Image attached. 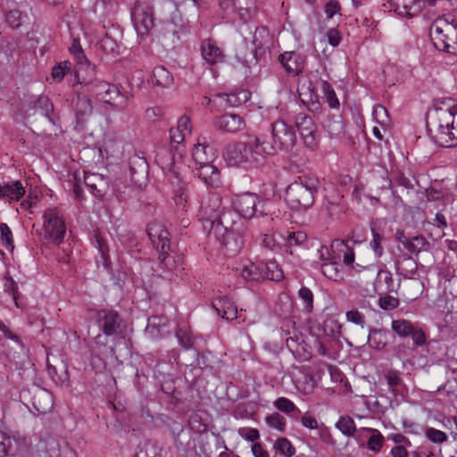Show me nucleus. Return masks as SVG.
Instances as JSON below:
<instances>
[{"label": "nucleus", "mask_w": 457, "mask_h": 457, "mask_svg": "<svg viewBox=\"0 0 457 457\" xmlns=\"http://www.w3.org/2000/svg\"><path fill=\"white\" fill-rule=\"evenodd\" d=\"M186 151L170 145L159 146L155 154V162L162 169L170 188V195L176 212L187 214L191 208L189 184L182 174V160Z\"/></svg>", "instance_id": "f257e3e1"}, {"label": "nucleus", "mask_w": 457, "mask_h": 457, "mask_svg": "<svg viewBox=\"0 0 457 457\" xmlns=\"http://www.w3.org/2000/svg\"><path fill=\"white\" fill-rule=\"evenodd\" d=\"M275 154V146L262 135L249 136L246 142L228 145L224 159L229 166L245 170L258 168L265 162V155Z\"/></svg>", "instance_id": "f03ea898"}, {"label": "nucleus", "mask_w": 457, "mask_h": 457, "mask_svg": "<svg viewBox=\"0 0 457 457\" xmlns=\"http://www.w3.org/2000/svg\"><path fill=\"white\" fill-rule=\"evenodd\" d=\"M320 187V182L315 175H301L289 184L285 191L286 199L291 209L306 211L310 209L315 195Z\"/></svg>", "instance_id": "7ed1b4c3"}, {"label": "nucleus", "mask_w": 457, "mask_h": 457, "mask_svg": "<svg viewBox=\"0 0 457 457\" xmlns=\"http://www.w3.org/2000/svg\"><path fill=\"white\" fill-rule=\"evenodd\" d=\"M235 218L236 214L234 212H227L221 218V224L210 229V233L213 234L228 256L237 254L244 245L241 233L235 228L237 224Z\"/></svg>", "instance_id": "20e7f679"}, {"label": "nucleus", "mask_w": 457, "mask_h": 457, "mask_svg": "<svg viewBox=\"0 0 457 457\" xmlns=\"http://www.w3.org/2000/svg\"><path fill=\"white\" fill-rule=\"evenodd\" d=\"M435 118L428 124V131L434 143L441 147L457 145V136L452 129L448 110L438 108Z\"/></svg>", "instance_id": "39448f33"}, {"label": "nucleus", "mask_w": 457, "mask_h": 457, "mask_svg": "<svg viewBox=\"0 0 457 457\" xmlns=\"http://www.w3.org/2000/svg\"><path fill=\"white\" fill-rule=\"evenodd\" d=\"M429 36L437 50L457 54V24L453 25L445 19H438L432 23Z\"/></svg>", "instance_id": "423d86ee"}, {"label": "nucleus", "mask_w": 457, "mask_h": 457, "mask_svg": "<svg viewBox=\"0 0 457 457\" xmlns=\"http://www.w3.org/2000/svg\"><path fill=\"white\" fill-rule=\"evenodd\" d=\"M231 206L245 220L270 215L266 204L255 193L246 192L234 195L231 199Z\"/></svg>", "instance_id": "0eeeda50"}, {"label": "nucleus", "mask_w": 457, "mask_h": 457, "mask_svg": "<svg viewBox=\"0 0 457 457\" xmlns=\"http://www.w3.org/2000/svg\"><path fill=\"white\" fill-rule=\"evenodd\" d=\"M44 238L55 245L63 243L67 231L62 212L57 207H49L42 215Z\"/></svg>", "instance_id": "6e6552de"}, {"label": "nucleus", "mask_w": 457, "mask_h": 457, "mask_svg": "<svg viewBox=\"0 0 457 457\" xmlns=\"http://www.w3.org/2000/svg\"><path fill=\"white\" fill-rule=\"evenodd\" d=\"M272 145L285 153H293L296 145L297 136L295 126L279 119L271 123Z\"/></svg>", "instance_id": "1a4fd4ad"}, {"label": "nucleus", "mask_w": 457, "mask_h": 457, "mask_svg": "<svg viewBox=\"0 0 457 457\" xmlns=\"http://www.w3.org/2000/svg\"><path fill=\"white\" fill-rule=\"evenodd\" d=\"M160 262L158 268L161 270L160 276L170 281L176 278L182 277L184 273V257L175 251L165 249L159 252Z\"/></svg>", "instance_id": "9d476101"}, {"label": "nucleus", "mask_w": 457, "mask_h": 457, "mask_svg": "<svg viewBox=\"0 0 457 457\" xmlns=\"http://www.w3.org/2000/svg\"><path fill=\"white\" fill-rule=\"evenodd\" d=\"M451 0H390L394 11L402 17L408 19L418 16L427 7H437Z\"/></svg>", "instance_id": "9b49d317"}, {"label": "nucleus", "mask_w": 457, "mask_h": 457, "mask_svg": "<svg viewBox=\"0 0 457 457\" xmlns=\"http://www.w3.org/2000/svg\"><path fill=\"white\" fill-rule=\"evenodd\" d=\"M227 212H233L231 210L222 206L221 196L217 193L208 195L206 204L202 206V218L205 228L212 229L221 224V218Z\"/></svg>", "instance_id": "f8f14e48"}, {"label": "nucleus", "mask_w": 457, "mask_h": 457, "mask_svg": "<svg viewBox=\"0 0 457 457\" xmlns=\"http://www.w3.org/2000/svg\"><path fill=\"white\" fill-rule=\"evenodd\" d=\"M131 19L137 34L141 38L149 35L154 28L153 8L145 3H136L131 12Z\"/></svg>", "instance_id": "ddd939ff"}, {"label": "nucleus", "mask_w": 457, "mask_h": 457, "mask_svg": "<svg viewBox=\"0 0 457 457\" xmlns=\"http://www.w3.org/2000/svg\"><path fill=\"white\" fill-rule=\"evenodd\" d=\"M96 320L106 337H117L122 333L123 320L118 312L101 309L96 312Z\"/></svg>", "instance_id": "4468645a"}, {"label": "nucleus", "mask_w": 457, "mask_h": 457, "mask_svg": "<svg viewBox=\"0 0 457 457\" xmlns=\"http://www.w3.org/2000/svg\"><path fill=\"white\" fill-rule=\"evenodd\" d=\"M132 95L122 92L118 85L108 83L99 102L112 106V109L121 112L127 110L131 103Z\"/></svg>", "instance_id": "2eb2a0df"}, {"label": "nucleus", "mask_w": 457, "mask_h": 457, "mask_svg": "<svg viewBox=\"0 0 457 457\" xmlns=\"http://www.w3.org/2000/svg\"><path fill=\"white\" fill-rule=\"evenodd\" d=\"M295 126L304 145L311 150H315L319 140L316 133L315 124L309 115L299 113L295 116Z\"/></svg>", "instance_id": "dca6fc26"}, {"label": "nucleus", "mask_w": 457, "mask_h": 457, "mask_svg": "<svg viewBox=\"0 0 457 457\" xmlns=\"http://www.w3.org/2000/svg\"><path fill=\"white\" fill-rule=\"evenodd\" d=\"M391 328L400 337H411L416 345H423L426 342L424 331L415 327L410 320L403 319L393 320Z\"/></svg>", "instance_id": "f3484780"}, {"label": "nucleus", "mask_w": 457, "mask_h": 457, "mask_svg": "<svg viewBox=\"0 0 457 457\" xmlns=\"http://www.w3.org/2000/svg\"><path fill=\"white\" fill-rule=\"evenodd\" d=\"M192 121L187 115L179 118L177 126L170 129V141L172 146L179 151H186L185 141L192 133Z\"/></svg>", "instance_id": "a211bd4d"}, {"label": "nucleus", "mask_w": 457, "mask_h": 457, "mask_svg": "<svg viewBox=\"0 0 457 457\" xmlns=\"http://www.w3.org/2000/svg\"><path fill=\"white\" fill-rule=\"evenodd\" d=\"M200 51L204 63L209 66H215L226 62V54L217 42L207 38L202 41Z\"/></svg>", "instance_id": "6ab92c4d"}, {"label": "nucleus", "mask_w": 457, "mask_h": 457, "mask_svg": "<svg viewBox=\"0 0 457 457\" xmlns=\"http://www.w3.org/2000/svg\"><path fill=\"white\" fill-rule=\"evenodd\" d=\"M147 234L158 252L170 250V233L163 224L158 221L149 223Z\"/></svg>", "instance_id": "aec40b11"}, {"label": "nucleus", "mask_w": 457, "mask_h": 457, "mask_svg": "<svg viewBox=\"0 0 457 457\" xmlns=\"http://www.w3.org/2000/svg\"><path fill=\"white\" fill-rule=\"evenodd\" d=\"M279 62L288 75L297 76L304 69L305 57L298 52H285L279 55Z\"/></svg>", "instance_id": "412c9836"}, {"label": "nucleus", "mask_w": 457, "mask_h": 457, "mask_svg": "<svg viewBox=\"0 0 457 457\" xmlns=\"http://www.w3.org/2000/svg\"><path fill=\"white\" fill-rule=\"evenodd\" d=\"M214 127L223 132L237 133L245 127L243 117L235 113H225L217 117L213 121Z\"/></svg>", "instance_id": "4be33fe9"}, {"label": "nucleus", "mask_w": 457, "mask_h": 457, "mask_svg": "<svg viewBox=\"0 0 457 457\" xmlns=\"http://www.w3.org/2000/svg\"><path fill=\"white\" fill-rule=\"evenodd\" d=\"M195 175L207 187L217 188L221 185L220 171L213 162L195 165Z\"/></svg>", "instance_id": "5701e85b"}, {"label": "nucleus", "mask_w": 457, "mask_h": 457, "mask_svg": "<svg viewBox=\"0 0 457 457\" xmlns=\"http://www.w3.org/2000/svg\"><path fill=\"white\" fill-rule=\"evenodd\" d=\"M26 190L19 180L4 181L0 183V199L8 204L19 202L25 195Z\"/></svg>", "instance_id": "b1692460"}, {"label": "nucleus", "mask_w": 457, "mask_h": 457, "mask_svg": "<svg viewBox=\"0 0 457 457\" xmlns=\"http://www.w3.org/2000/svg\"><path fill=\"white\" fill-rule=\"evenodd\" d=\"M212 307L218 315L227 320H233L241 318L238 310L232 299L228 295H220L212 302Z\"/></svg>", "instance_id": "393cba45"}, {"label": "nucleus", "mask_w": 457, "mask_h": 457, "mask_svg": "<svg viewBox=\"0 0 457 457\" xmlns=\"http://www.w3.org/2000/svg\"><path fill=\"white\" fill-rule=\"evenodd\" d=\"M216 153L210 149L205 137H198L196 144L192 149V158L195 165L213 162L216 159Z\"/></svg>", "instance_id": "a878e982"}, {"label": "nucleus", "mask_w": 457, "mask_h": 457, "mask_svg": "<svg viewBox=\"0 0 457 457\" xmlns=\"http://www.w3.org/2000/svg\"><path fill=\"white\" fill-rule=\"evenodd\" d=\"M131 180L140 183L148 174V163L145 158L138 154H134L129 161Z\"/></svg>", "instance_id": "bb28decb"}, {"label": "nucleus", "mask_w": 457, "mask_h": 457, "mask_svg": "<svg viewBox=\"0 0 457 457\" xmlns=\"http://www.w3.org/2000/svg\"><path fill=\"white\" fill-rule=\"evenodd\" d=\"M373 311L372 306L369 301L363 300L360 303L358 307H353L345 313V318L348 322L364 328L366 325V313Z\"/></svg>", "instance_id": "cd10ccee"}, {"label": "nucleus", "mask_w": 457, "mask_h": 457, "mask_svg": "<svg viewBox=\"0 0 457 457\" xmlns=\"http://www.w3.org/2000/svg\"><path fill=\"white\" fill-rule=\"evenodd\" d=\"M97 68L90 62L78 67L74 73L75 83L81 85L86 90L89 87V80L94 84L99 79L96 77Z\"/></svg>", "instance_id": "c85d7f7f"}, {"label": "nucleus", "mask_w": 457, "mask_h": 457, "mask_svg": "<svg viewBox=\"0 0 457 457\" xmlns=\"http://www.w3.org/2000/svg\"><path fill=\"white\" fill-rule=\"evenodd\" d=\"M236 272L245 280L258 281L262 279V271L260 262L254 263L248 260L242 262L236 267Z\"/></svg>", "instance_id": "c756f323"}, {"label": "nucleus", "mask_w": 457, "mask_h": 457, "mask_svg": "<svg viewBox=\"0 0 457 457\" xmlns=\"http://www.w3.org/2000/svg\"><path fill=\"white\" fill-rule=\"evenodd\" d=\"M84 183L95 197L102 198L104 196L106 181L103 176L85 172Z\"/></svg>", "instance_id": "7c9ffc66"}, {"label": "nucleus", "mask_w": 457, "mask_h": 457, "mask_svg": "<svg viewBox=\"0 0 457 457\" xmlns=\"http://www.w3.org/2000/svg\"><path fill=\"white\" fill-rule=\"evenodd\" d=\"M374 287L377 291L396 292L399 284H395L392 273L388 270H379L377 273Z\"/></svg>", "instance_id": "2f4dec72"}, {"label": "nucleus", "mask_w": 457, "mask_h": 457, "mask_svg": "<svg viewBox=\"0 0 457 457\" xmlns=\"http://www.w3.org/2000/svg\"><path fill=\"white\" fill-rule=\"evenodd\" d=\"M21 451V443L19 437L0 433V457L14 455Z\"/></svg>", "instance_id": "473e14b6"}, {"label": "nucleus", "mask_w": 457, "mask_h": 457, "mask_svg": "<svg viewBox=\"0 0 457 457\" xmlns=\"http://www.w3.org/2000/svg\"><path fill=\"white\" fill-rule=\"evenodd\" d=\"M152 82L161 88H170L174 84V78L164 66H156L152 71Z\"/></svg>", "instance_id": "72a5a7b5"}, {"label": "nucleus", "mask_w": 457, "mask_h": 457, "mask_svg": "<svg viewBox=\"0 0 457 457\" xmlns=\"http://www.w3.org/2000/svg\"><path fill=\"white\" fill-rule=\"evenodd\" d=\"M262 279L280 281L284 278V272L279 264L273 260L261 262Z\"/></svg>", "instance_id": "f704fd0d"}, {"label": "nucleus", "mask_w": 457, "mask_h": 457, "mask_svg": "<svg viewBox=\"0 0 457 457\" xmlns=\"http://www.w3.org/2000/svg\"><path fill=\"white\" fill-rule=\"evenodd\" d=\"M30 108L39 109L41 114L45 116L50 123L53 125L56 124L54 118L52 116L54 112V104L48 96L40 95L37 98L30 103Z\"/></svg>", "instance_id": "c9c22d12"}, {"label": "nucleus", "mask_w": 457, "mask_h": 457, "mask_svg": "<svg viewBox=\"0 0 457 457\" xmlns=\"http://www.w3.org/2000/svg\"><path fill=\"white\" fill-rule=\"evenodd\" d=\"M389 331L387 329L370 328L369 330L368 343L373 349L382 350L388 343Z\"/></svg>", "instance_id": "e433bc0d"}, {"label": "nucleus", "mask_w": 457, "mask_h": 457, "mask_svg": "<svg viewBox=\"0 0 457 457\" xmlns=\"http://www.w3.org/2000/svg\"><path fill=\"white\" fill-rule=\"evenodd\" d=\"M307 235L302 230L287 232L284 237V245L287 252L293 254L296 247H303L306 244Z\"/></svg>", "instance_id": "4c0bfd02"}, {"label": "nucleus", "mask_w": 457, "mask_h": 457, "mask_svg": "<svg viewBox=\"0 0 457 457\" xmlns=\"http://www.w3.org/2000/svg\"><path fill=\"white\" fill-rule=\"evenodd\" d=\"M321 273L328 279L333 281H341L344 279V272L341 265L334 259L322 262L320 265Z\"/></svg>", "instance_id": "58836bf2"}, {"label": "nucleus", "mask_w": 457, "mask_h": 457, "mask_svg": "<svg viewBox=\"0 0 457 457\" xmlns=\"http://www.w3.org/2000/svg\"><path fill=\"white\" fill-rule=\"evenodd\" d=\"M235 9V15L246 22L251 18V13L255 12V0H236Z\"/></svg>", "instance_id": "ea45409f"}, {"label": "nucleus", "mask_w": 457, "mask_h": 457, "mask_svg": "<svg viewBox=\"0 0 457 457\" xmlns=\"http://www.w3.org/2000/svg\"><path fill=\"white\" fill-rule=\"evenodd\" d=\"M333 245L338 250L339 256L342 257L344 264L353 268L355 253L353 247L345 240H335Z\"/></svg>", "instance_id": "a19ab883"}, {"label": "nucleus", "mask_w": 457, "mask_h": 457, "mask_svg": "<svg viewBox=\"0 0 457 457\" xmlns=\"http://www.w3.org/2000/svg\"><path fill=\"white\" fill-rule=\"evenodd\" d=\"M361 430L371 434L367 441V448L374 453H378L384 445V436L381 432L376 428H362Z\"/></svg>", "instance_id": "79ce46f5"}, {"label": "nucleus", "mask_w": 457, "mask_h": 457, "mask_svg": "<svg viewBox=\"0 0 457 457\" xmlns=\"http://www.w3.org/2000/svg\"><path fill=\"white\" fill-rule=\"evenodd\" d=\"M73 109L78 119L83 118L92 112L91 100L87 96L78 94L73 104Z\"/></svg>", "instance_id": "37998d69"}, {"label": "nucleus", "mask_w": 457, "mask_h": 457, "mask_svg": "<svg viewBox=\"0 0 457 457\" xmlns=\"http://www.w3.org/2000/svg\"><path fill=\"white\" fill-rule=\"evenodd\" d=\"M398 239L402 242L404 249L411 253H420L427 243L423 237H415L409 239L403 233H401V237H398Z\"/></svg>", "instance_id": "c03bdc74"}, {"label": "nucleus", "mask_w": 457, "mask_h": 457, "mask_svg": "<svg viewBox=\"0 0 457 457\" xmlns=\"http://www.w3.org/2000/svg\"><path fill=\"white\" fill-rule=\"evenodd\" d=\"M321 91L323 93L326 103L331 109H338L340 102L333 88V86L327 80L321 81Z\"/></svg>", "instance_id": "a18cd8bd"}, {"label": "nucleus", "mask_w": 457, "mask_h": 457, "mask_svg": "<svg viewBox=\"0 0 457 457\" xmlns=\"http://www.w3.org/2000/svg\"><path fill=\"white\" fill-rule=\"evenodd\" d=\"M335 427L345 436L350 437L354 435L356 432V426L355 422L348 415L341 416L337 423L335 424Z\"/></svg>", "instance_id": "49530a36"}, {"label": "nucleus", "mask_w": 457, "mask_h": 457, "mask_svg": "<svg viewBox=\"0 0 457 457\" xmlns=\"http://www.w3.org/2000/svg\"><path fill=\"white\" fill-rule=\"evenodd\" d=\"M69 51L76 61L78 67L85 66V64L90 62L82 49L79 38H74L72 40Z\"/></svg>", "instance_id": "de8ad7c7"}, {"label": "nucleus", "mask_w": 457, "mask_h": 457, "mask_svg": "<svg viewBox=\"0 0 457 457\" xmlns=\"http://www.w3.org/2000/svg\"><path fill=\"white\" fill-rule=\"evenodd\" d=\"M345 122L341 116H333L328 119L326 124V129L331 137H336L345 132Z\"/></svg>", "instance_id": "09e8293b"}, {"label": "nucleus", "mask_w": 457, "mask_h": 457, "mask_svg": "<svg viewBox=\"0 0 457 457\" xmlns=\"http://www.w3.org/2000/svg\"><path fill=\"white\" fill-rule=\"evenodd\" d=\"M175 336L179 343V345L185 350H190L194 347V337L190 330L186 328L178 327L175 332Z\"/></svg>", "instance_id": "8fccbe9b"}, {"label": "nucleus", "mask_w": 457, "mask_h": 457, "mask_svg": "<svg viewBox=\"0 0 457 457\" xmlns=\"http://www.w3.org/2000/svg\"><path fill=\"white\" fill-rule=\"evenodd\" d=\"M297 295L303 303V310L308 313H312L313 311L314 301V295L312 291L309 287L303 286L298 290Z\"/></svg>", "instance_id": "3c124183"}, {"label": "nucleus", "mask_w": 457, "mask_h": 457, "mask_svg": "<svg viewBox=\"0 0 457 457\" xmlns=\"http://www.w3.org/2000/svg\"><path fill=\"white\" fill-rule=\"evenodd\" d=\"M424 436L429 442L435 445H441L448 440V436L445 432L432 427L425 428Z\"/></svg>", "instance_id": "603ef678"}, {"label": "nucleus", "mask_w": 457, "mask_h": 457, "mask_svg": "<svg viewBox=\"0 0 457 457\" xmlns=\"http://www.w3.org/2000/svg\"><path fill=\"white\" fill-rule=\"evenodd\" d=\"M0 237L5 249L12 252L14 249L13 235L10 227L4 222L0 223Z\"/></svg>", "instance_id": "864d4df0"}, {"label": "nucleus", "mask_w": 457, "mask_h": 457, "mask_svg": "<svg viewBox=\"0 0 457 457\" xmlns=\"http://www.w3.org/2000/svg\"><path fill=\"white\" fill-rule=\"evenodd\" d=\"M108 83V81L101 79L96 80L94 84L89 81V87H87L85 91L99 102Z\"/></svg>", "instance_id": "5fc2aeb1"}, {"label": "nucleus", "mask_w": 457, "mask_h": 457, "mask_svg": "<svg viewBox=\"0 0 457 457\" xmlns=\"http://www.w3.org/2000/svg\"><path fill=\"white\" fill-rule=\"evenodd\" d=\"M71 63L69 61L60 62L55 64L52 69V78L60 82L63 79L65 75L71 71Z\"/></svg>", "instance_id": "6e6d98bb"}, {"label": "nucleus", "mask_w": 457, "mask_h": 457, "mask_svg": "<svg viewBox=\"0 0 457 457\" xmlns=\"http://www.w3.org/2000/svg\"><path fill=\"white\" fill-rule=\"evenodd\" d=\"M409 267V269H405L403 267V262L400 261L395 262V271L398 275L403 276V278H408L413 275L416 272L417 265L416 262L411 258H406L403 260Z\"/></svg>", "instance_id": "4d7b16f0"}, {"label": "nucleus", "mask_w": 457, "mask_h": 457, "mask_svg": "<svg viewBox=\"0 0 457 457\" xmlns=\"http://www.w3.org/2000/svg\"><path fill=\"white\" fill-rule=\"evenodd\" d=\"M265 420L269 427L275 428L279 432H284L286 429V419L278 412H273L267 416Z\"/></svg>", "instance_id": "13d9d810"}, {"label": "nucleus", "mask_w": 457, "mask_h": 457, "mask_svg": "<svg viewBox=\"0 0 457 457\" xmlns=\"http://www.w3.org/2000/svg\"><path fill=\"white\" fill-rule=\"evenodd\" d=\"M274 406L282 412L285 413H292L295 411L300 412V410L297 406L288 398L287 397H278L274 402Z\"/></svg>", "instance_id": "bf43d9fd"}, {"label": "nucleus", "mask_w": 457, "mask_h": 457, "mask_svg": "<svg viewBox=\"0 0 457 457\" xmlns=\"http://www.w3.org/2000/svg\"><path fill=\"white\" fill-rule=\"evenodd\" d=\"M372 239L370 242V246L374 252L376 257L379 258L384 253L383 246L381 245L384 240V236L378 233L375 228L371 229Z\"/></svg>", "instance_id": "052dcab7"}, {"label": "nucleus", "mask_w": 457, "mask_h": 457, "mask_svg": "<svg viewBox=\"0 0 457 457\" xmlns=\"http://www.w3.org/2000/svg\"><path fill=\"white\" fill-rule=\"evenodd\" d=\"M274 448L287 457H291L295 453V449L293 447L290 441L285 437L277 439L274 444Z\"/></svg>", "instance_id": "680f3d73"}, {"label": "nucleus", "mask_w": 457, "mask_h": 457, "mask_svg": "<svg viewBox=\"0 0 457 457\" xmlns=\"http://www.w3.org/2000/svg\"><path fill=\"white\" fill-rule=\"evenodd\" d=\"M47 372L53 381L60 386H68V371L64 370V372L61 375L57 373V370L54 366L48 364L47 365Z\"/></svg>", "instance_id": "e2e57ef3"}, {"label": "nucleus", "mask_w": 457, "mask_h": 457, "mask_svg": "<svg viewBox=\"0 0 457 457\" xmlns=\"http://www.w3.org/2000/svg\"><path fill=\"white\" fill-rule=\"evenodd\" d=\"M236 0H218L219 11L224 18H231L235 15Z\"/></svg>", "instance_id": "0e129e2a"}, {"label": "nucleus", "mask_w": 457, "mask_h": 457, "mask_svg": "<svg viewBox=\"0 0 457 457\" xmlns=\"http://www.w3.org/2000/svg\"><path fill=\"white\" fill-rule=\"evenodd\" d=\"M390 392H395L396 387L402 383L400 373L397 370H389L385 376Z\"/></svg>", "instance_id": "69168bd1"}, {"label": "nucleus", "mask_w": 457, "mask_h": 457, "mask_svg": "<svg viewBox=\"0 0 457 457\" xmlns=\"http://www.w3.org/2000/svg\"><path fill=\"white\" fill-rule=\"evenodd\" d=\"M238 435L247 442H255L260 438V433L257 428H239L237 430Z\"/></svg>", "instance_id": "338daca9"}, {"label": "nucleus", "mask_w": 457, "mask_h": 457, "mask_svg": "<svg viewBox=\"0 0 457 457\" xmlns=\"http://www.w3.org/2000/svg\"><path fill=\"white\" fill-rule=\"evenodd\" d=\"M5 21L12 29H18L21 25V12L19 10H11L6 13Z\"/></svg>", "instance_id": "774afa93"}]
</instances>
